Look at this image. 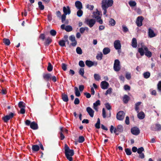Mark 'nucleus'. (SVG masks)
Returning <instances> with one entry per match:
<instances>
[{"label":"nucleus","instance_id":"f257e3e1","mask_svg":"<svg viewBox=\"0 0 161 161\" xmlns=\"http://www.w3.org/2000/svg\"><path fill=\"white\" fill-rule=\"evenodd\" d=\"M64 153L67 158L69 161H72L73 158L72 156L74 155V151L73 149H70L67 144L64 145Z\"/></svg>","mask_w":161,"mask_h":161},{"label":"nucleus","instance_id":"f03ea898","mask_svg":"<svg viewBox=\"0 0 161 161\" xmlns=\"http://www.w3.org/2000/svg\"><path fill=\"white\" fill-rule=\"evenodd\" d=\"M138 52L141 56H143L145 54L147 57L150 58L152 57V53L148 50V48L146 46H143L142 47L138 49Z\"/></svg>","mask_w":161,"mask_h":161},{"label":"nucleus","instance_id":"7ed1b4c3","mask_svg":"<svg viewBox=\"0 0 161 161\" xmlns=\"http://www.w3.org/2000/svg\"><path fill=\"white\" fill-rule=\"evenodd\" d=\"M114 3L113 0H102V7H105L108 8L111 7Z\"/></svg>","mask_w":161,"mask_h":161},{"label":"nucleus","instance_id":"20e7f679","mask_svg":"<svg viewBox=\"0 0 161 161\" xmlns=\"http://www.w3.org/2000/svg\"><path fill=\"white\" fill-rule=\"evenodd\" d=\"M99 12L98 11L96 12H94L92 15V17L96 19L97 20V22L99 23L100 24L103 23V20L101 19V17L99 16Z\"/></svg>","mask_w":161,"mask_h":161},{"label":"nucleus","instance_id":"39448f33","mask_svg":"<svg viewBox=\"0 0 161 161\" xmlns=\"http://www.w3.org/2000/svg\"><path fill=\"white\" fill-rule=\"evenodd\" d=\"M150 129L153 131H160L161 130V125L158 124L152 125L150 127Z\"/></svg>","mask_w":161,"mask_h":161},{"label":"nucleus","instance_id":"423d86ee","mask_svg":"<svg viewBox=\"0 0 161 161\" xmlns=\"http://www.w3.org/2000/svg\"><path fill=\"white\" fill-rule=\"evenodd\" d=\"M114 69L115 71H119L120 69V62L118 59L115 60L114 65Z\"/></svg>","mask_w":161,"mask_h":161},{"label":"nucleus","instance_id":"0eeeda50","mask_svg":"<svg viewBox=\"0 0 161 161\" xmlns=\"http://www.w3.org/2000/svg\"><path fill=\"white\" fill-rule=\"evenodd\" d=\"M85 22L86 24L90 28L92 27L96 22V21L94 19H87L86 20Z\"/></svg>","mask_w":161,"mask_h":161},{"label":"nucleus","instance_id":"6e6552de","mask_svg":"<svg viewBox=\"0 0 161 161\" xmlns=\"http://www.w3.org/2000/svg\"><path fill=\"white\" fill-rule=\"evenodd\" d=\"M125 113L122 111L119 112L117 114L116 118L119 120H123L125 117Z\"/></svg>","mask_w":161,"mask_h":161},{"label":"nucleus","instance_id":"1a4fd4ad","mask_svg":"<svg viewBox=\"0 0 161 161\" xmlns=\"http://www.w3.org/2000/svg\"><path fill=\"white\" fill-rule=\"evenodd\" d=\"M14 116V114L11 113L9 115H6L3 117L2 119L4 122L7 123L10 119L13 118Z\"/></svg>","mask_w":161,"mask_h":161},{"label":"nucleus","instance_id":"9d476101","mask_svg":"<svg viewBox=\"0 0 161 161\" xmlns=\"http://www.w3.org/2000/svg\"><path fill=\"white\" fill-rule=\"evenodd\" d=\"M130 131L132 134L136 136L138 135L140 133V130L137 127H134L131 128Z\"/></svg>","mask_w":161,"mask_h":161},{"label":"nucleus","instance_id":"9b49d317","mask_svg":"<svg viewBox=\"0 0 161 161\" xmlns=\"http://www.w3.org/2000/svg\"><path fill=\"white\" fill-rule=\"evenodd\" d=\"M143 19L144 18L142 16H139L137 17L136 23L138 26L140 27L142 25V22Z\"/></svg>","mask_w":161,"mask_h":161},{"label":"nucleus","instance_id":"f8f14e48","mask_svg":"<svg viewBox=\"0 0 161 161\" xmlns=\"http://www.w3.org/2000/svg\"><path fill=\"white\" fill-rule=\"evenodd\" d=\"M123 131V128L122 126L121 125H119L117 126V128L114 129V133L116 135H118L119 134L117 132H121Z\"/></svg>","mask_w":161,"mask_h":161},{"label":"nucleus","instance_id":"ddd939ff","mask_svg":"<svg viewBox=\"0 0 161 161\" xmlns=\"http://www.w3.org/2000/svg\"><path fill=\"white\" fill-rule=\"evenodd\" d=\"M69 40L72 42L71 45L73 47H75L77 44L76 41L75 40V37L74 35H71L69 37Z\"/></svg>","mask_w":161,"mask_h":161},{"label":"nucleus","instance_id":"4468645a","mask_svg":"<svg viewBox=\"0 0 161 161\" xmlns=\"http://www.w3.org/2000/svg\"><path fill=\"white\" fill-rule=\"evenodd\" d=\"M43 78L46 81L48 82L51 80V74L50 73L43 74Z\"/></svg>","mask_w":161,"mask_h":161},{"label":"nucleus","instance_id":"2eb2a0df","mask_svg":"<svg viewBox=\"0 0 161 161\" xmlns=\"http://www.w3.org/2000/svg\"><path fill=\"white\" fill-rule=\"evenodd\" d=\"M100 86L102 89H107L108 87L109 84L108 82L105 81H103L101 82Z\"/></svg>","mask_w":161,"mask_h":161},{"label":"nucleus","instance_id":"dca6fc26","mask_svg":"<svg viewBox=\"0 0 161 161\" xmlns=\"http://www.w3.org/2000/svg\"><path fill=\"white\" fill-rule=\"evenodd\" d=\"M114 46L116 50H119L121 49V45L120 41L119 40H116L114 42Z\"/></svg>","mask_w":161,"mask_h":161},{"label":"nucleus","instance_id":"f3484780","mask_svg":"<svg viewBox=\"0 0 161 161\" xmlns=\"http://www.w3.org/2000/svg\"><path fill=\"white\" fill-rule=\"evenodd\" d=\"M86 110L89 115L91 117H93L94 116V111L90 107H87Z\"/></svg>","mask_w":161,"mask_h":161},{"label":"nucleus","instance_id":"a211bd4d","mask_svg":"<svg viewBox=\"0 0 161 161\" xmlns=\"http://www.w3.org/2000/svg\"><path fill=\"white\" fill-rule=\"evenodd\" d=\"M63 11L64 14L66 15H67V14H69L71 13V11L69 6H67V8L65 7H64L63 8Z\"/></svg>","mask_w":161,"mask_h":161},{"label":"nucleus","instance_id":"6ab92c4d","mask_svg":"<svg viewBox=\"0 0 161 161\" xmlns=\"http://www.w3.org/2000/svg\"><path fill=\"white\" fill-rule=\"evenodd\" d=\"M30 126L31 128L33 130H37L38 128L37 124L34 121L31 122Z\"/></svg>","mask_w":161,"mask_h":161},{"label":"nucleus","instance_id":"aec40b11","mask_svg":"<svg viewBox=\"0 0 161 161\" xmlns=\"http://www.w3.org/2000/svg\"><path fill=\"white\" fill-rule=\"evenodd\" d=\"M148 34L150 38H152L156 36V34L154 33L153 31L150 28L148 29Z\"/></svg>","mask_w":161,"mask_h":161},{"label":"nucleus","instance_id":"412c9836","mask_svg":"<svg viewBox=\"0 0 161 161\" xmlns=\"http://www.w3.org/2000/svg\"><path fill=\"white\" fill-rule=\"evenodd\" d=\"M75 6L76 8L79 9H81L82 8V5L81 3L79 1L75 2Z\"/></svg>","mask_w":161,"mask_h":161},{"label":"nucleus","instance_id":"4be33fe9","mask_svg":"<svg viewBox=\"0 0 161 161\" xmlns=\"http://www.w3.org/2000/svg\"><path fill=\"white\" fill-rule=\"evenodd\" d=\"M131 45L134 48H136L137 47V42L136 39L135 38H132Z\"/></svg>","mask_w":161,"mask_h":161},{"label":"nucleus","instance_id":"5701e85b","mask_svg":"<svg viewBox=\"0 0 161 161\" xmlns=\"http://www.w3.org/2000/svg\"><path fill=\"white\" fill-rule=\"evenodd\" d=\"M130 99V97L127 95H125L123 98V101L125 103H127Z\"/></svg>","mask_w":161,"mask_h":161},{"label":"nucleus","instance_id":"b1692460","mask_svg":"<svg viewBox=\"0 0 161 161\" xmlns=\"http://www.w3.org/2000/svg\"><path fill=\"white\" fill-rule=\"evenodd\" d=\"M40 147L37 145H32V149L33 152H37L39 150Z\"/></svg>","mask_w":161,"mask_h":161},{"label":"nucleus","instance_id":"393cba45","mask_svg":"<svg viewBox=\"0 0 161 161\" xmlns=\"http://www.w3.org/2000/svg\"><path fill=\"white\" fill-rule=\"evenodd\" d=\"M79 74L83 77L85 79H87V77L84 75V70L83 68H81L80 69L79 71Z\"/></svg>","mask_w":161,"mask_h":161},{"label":"nucleus","instance_id":"a878e982","mask_svg":"<svg viewBox=\"0 0 161 161\" xmlns=\"http://www.w3.org/2000/svg\"><path fill=\"white\" fill-rule=\"evenodd\" d=\"M110 52V49L108 47H105L103 50V54L104 55H106L109 53Z\"/></svg>","mask_w":161,"mask_h":161},{"label":"nucleus","instance_id":"bb28decb","mask_svg":"<svg viewBox=\"0 0 161 161\" xmlns=\"http://www.w3.org/2000/svg\"><path fill=\"white\" fill-rule=\"evenodd\" d=\"M138 117L141 119H143L145 117V114L143 112H141L137 114Z\"/></svg>","mask_w":161,"mask_h":161},{"label":"nucleus","instance_id":"cd10ccee","mask_svg":"<svg viewBox=\"0 0 161 161\" xmlns=\"http://www.w3.org/2000/svg\"><path fill=\"white\" fill-rule=\"evenodd\" d=\"M62 99L63 101L65 102H67L69 101L68 95L65 94H63L62 95Z\"/></svg>","mask_w":161,"mask_h":161},{"label":"nucleus","instance_id":"c85d7f7f","mask_svg":"<svg viewBox=\"0 0 161 161\" xmlns=\"http://www.w3.org/2000/svg\"><path fill=\"white\" fill-rule=\"evenodd\" d=\"M86 64L88 67H90L93 66V62L91 61L87 60L85 62Z\"/></svg>","mask_w":161,"mask_h":161},{"label":"nucleus","instance_id":"c756f323","mask_svg":"<svg viewBox=\"0 0 161 161\" xmlns=\"http://www.w3.org/2000/svg\"><path fill=\"white\" fill-rule=\"evenodd\" d=\"M3 42L5 45L9 46L10 43V42L8 39L4 38L3 39Z\"/></svg>","mask_w":161,"mask_h":161},{"label":"nucleus","instance_id":"7c9ffc66","mask_svg":"<svg viewBox=\"0 0 161 161\" xmlns=\"http://www.w3.org/2000/svg\"><path fill=\"white\" fill-rule=\"evenodd\" d=\"M150 73L148 71L145 72L143 74V77L145 79L149 78L150 77Z\"/></svg>","mask_w":161,"mask_h":161},{"label":"nucleus","instance_id":"2f4dec72","mask_svg":"<svg viewBox=\"0 0 161 161\" xmlns=\"http://www.w3.org/2000/svg\"><path fill=\"white\" fill-rule=\"evenodd\" d=\"M58 44L61 47H66L65 41L64 40H62L59 41Z\"/></svg>","mask_w":161,"mask_h":161},{"label":"nucleus","instance_id":"473e14b6","mask_svg":"<svg viewBox=\"0 0 161 161\" xmlns=\"http://www.w3.org/2000/svg\"><path fill=\"white\" fill-rule=\"evenodd\" d=\"M52 42V40L50 37H48L46 40L45 43V45H48Z\"/></svg>","mask_w":161,"mask_h":161},{"label":"nucleus","instance_id":"72a5a7b5","mask_svg":"<svg viewBox=\"0 0 161 161\" xmlns=\"http://www.w3.org/2000/svg\"><path fill=\"white\" fill-rule=\"evenodd\" d=\"M74 89L75 90V96L77 97L80 96V92L78 90V88L77 87L75 86L74 87Z\"/></svg>","mask_w":161,"mask_h":161},{"label":"nucleus","instance_id":"f704fd0d","mask_svg":"<svg viewBox=\"0 0 161 161\" xmlns=\"http://www.w3.org/2000/svg\"><path fill=\"white\" fill-rule=\"evenodd\" d=\"M100 119L99 118H98L97 119V122L96 123L95 125L96 128L98 129H99L100 128Z\"/></svg>","mask_w":161,"mask_h":161},{"label":"nucleus","instance_id":"c9c22d12","mask_svg":"<svg viewBox=\"0 0 161 161\" xmlns=\"http://www.w3.org/2000/svg\"><path fill=\"white\" fill-rule=\"evenodd\" d=\"M141 103V102H138L135 104V110L137 113L139 112V106Z\"/></svg>","mask_w":161,"mask_h":161},{"label":"nucleus","instance_id":"e433bc0d","mask_svg":"<svg viewBox=\"0 0 161 161\" xmlns=\"http://www.w3.org/2000/svg\"><path fill=\"white\" fill-rule=\"evenodd\" d=\"M103 57V55L101 52L97 54L96 58L98 60H101L102 59Z\"/></svg>","mask_w":161,"mask_h":161},{"label":"nucleus","instance_id":"4c0bfd02","mask_svg":"<svg viewBox=\"0 0 161 161\" xmlns=\"http://www.w3.org/2000/svg\"><path fill=\"white\" fill-rule=\"evenodd\" d=\"M73 30L72 27L70 25H68L66 26L65 30L67 32H70L72 31Z\"/></svg>","mask_w":161,"mask_h":161},{"label":"nucleus","instance_id":"58836bf2","mask_svg":"<svg viewBox=\"0 0 161 161\" xmlns=\"http://www.w3.org/2000/svg\"><path fill=\"white\" fill-rule=\"evenodd\" d=\"M100 101L99 100H97L96 102L95 103H93V108L95 109H96V107L98 105H99L100 104Z\"/></svg>","mask_w":161,"mask_h":161},{"label":"nucleus","instance_id":"ea45409f","mask_svg":"<svg viewBox=\"0 0 161 161\" xmlns=\"http://www.w3.org/2000/svg\"><path fill=\"white\" fill-rule=\"evenodd\" d=\"M109 23L111 26H114L115 25L116 22L114 19L111 18L109 21Z\"/></svg>","mask_w":161,"mask_h":161},{"label":"nucleus","instance_id":"a19ab883","mask_svg":"<svg viewBox=\"0 0 161 161\" xmlns=\"http://www.w3.org/2000/svg\"><path fill=\"white\" fill-rule=\"evenodd\" d=\"M94 77L95 80L97 81H99L101 79L100 76L98 74H95Z\"/></svg>","mask_w":161,"mask_h":161},{"label":"nucleus","instance_id":"79ce46f5","mask_svg":"<svg viewBox=\"0 0 161 161\" xmlns=\"http://www.w3.org/2000/svg\"><path fill=\"white\" fill-rule=\"evenodd\" d=\"M18 106L20 108H25V104L22 101H20L18 103Z\"/></svg>","mask_w":161,"mask_h":161},{"label":"nucleus","instance_id":"37998d69","mask_svg":"<svg viewBox=\"0 0 161 161\" xmlns=\"http://www.w3.org/2000/svg\"><path fill=\"white\" fill-rule=\"evenodd\" d=\"M38 5L39 8L41 10H43L44 9V6L42 4V3L41 1H39L38 2Z\"/></svg>","mask_w":161,"mask_h":161},{"label":"nucleus","instance_id":"c03bdc74","mask_svg":"<svg viewBox=\"0 0 161 161\" xmlns=\"http://www.w3.org/2000/svg\"><path fill=\"white\" fill-rule=\"evenodd\" d=\"M53 66L49 62L48 63V65L47 67V70L49 71L50 72L53 70Z\"/></svg>","mask_w":161,"mask_h":161},{"label":"nucleus","instance_id":"a18cd8bd","mask_svg":"<svg viewBox=\"0 0 161 161\" xmlns=\"http://www.w3.org/2000/svg\"><path fill=\"white\" fill-rule=\"evenodd\" d=\"M128 3L129 5L131 7L135 6L136 5V3L135 1H130Z\"/></svg>","mask_w":161,"mask_h":161},{"label":"nucleus","instance_id":"49530a36","mask_svg":"<svg viewBox=\"0 0 161 161\" xmlns=\"http://www.w3.org/2000/svg\"><path fill=\"white\" fill-rule=\"evenodd\" d=\"M76 52L77 54H81L82 53V51L80 47H77L76 48Z\"/></svg>","mask_w":161,"mask_h":161},{"label":"nucleus","instance_id":"de8ad7c7","mask_svg":"<svg viewBox=\"0 0 161 161\" xmlns=\"http://www.w3.org/2000/svg\"><path fill=\"white\" fill-rule=\"evenodd\" d=\"M85 140V138L83 136H80L79 137L78 142L79 143H82Z\"/></svg>","mask_w":161,"mask_h":161},{"label":"nucleus","instance_id":"09e8293b","mask_svg":"<svg viewBox=\"0 0 161 161\" xmlns=\"http://www.w3.org/2000/svg\"><path fill=\"white\" fill-rule=\"evenodd\" d=\"M125 151L126 154L128 155H130L132 153L131 151L129 148H126L125 149Z\"/></svg>","mask_w":161,"mask_h":161},{"label":"nucleus","instance_id":"8fccbe9b","mask_svg":"<svg viewBox=\"0 0 161 161\" xmlns=\"http://www.w3.org/2000/svg\"><path fill=\"white\" fill-rule=\"evenodd\" d=\"M83 12L81 9H79L77 12V14L78 16L80 17L83 14Z\"/></svg>","mask_w":161,"mask_h":161},{"label":"nucleus","instance_id":"3c124183","mask_svg":"<svg viewBox=\"0 0 161 161\" xmlns=\"http://www.w3.org/2000/svg\"><path fill=\"white\" fill-rule=\"evenodd\" d=\"M112 89L111 88H109L106 91L105 95H107L108 94H110L112 92Z\"/></svg>","mask_w":161,"mask_h":161},{"label":"nucleus","instance_id":"603ef678","mask_svg":"<svg viewBox=\"0 0 161 161\" xmlns=\"http://www.w3.org/2000/svg\"><path fill=\"white\" fill-rule=\"evenodd\" d=\"M102 9L103 10V14L105 15L106 17L107 16V15L106 14L107 13V9L108 8H105V7H102Z\"/></svg>","mask_w":161,"mask_h":161},{"label":"nucleus","instance_id":"864d4df0","mask_svg":"<svg viewBox=\"0 0 161 161\" xmlns=\"http://www.w3.org/2000/svg\"><path fill=\"white\" fill-rule=\"evenodd\" d=\"M144 151V149L143 147H141L137 149V153L139 154L141 153L143 151Z\"/></svg>","mask_w":161,"mask_h":161},{"label":"nucleus","instance_id":"5fc2aeb1","mask_svg":"<svg viewBox=\"0 0 161 161\" xmlns=\"http://www.w3.org/2000/svg\"><path fill=\"white\" fill-rule=\"evenodd\" d=\"M56 33V31L54 30H52L50 31V34L53 36H55Z\"/></svg>","mask_w":161,"mask_h":161},{"label":"nucleus","instance_id":"6e6d98bb","mask_svg":"<svg viewBox=\"0 0 161 161\" xmlns=\"http://www.w3.org/2000/svg\"><path fill=\"white\" fill-rule=\"evenodd\" d=\"M157 89L159 91H161V81H159L158 84Z\"/></svg>","mask_w":161,"mask_h":161},{"label":"nucleus","instance_id":"4d7b16f0","mask_svg":"<svg viewBox=\"0 0 161 161\" xmlns=\"http://www.w3.org/2000/svg\"><path fill=\"white\" fill-rule=\"evenodd\" d=\"M94 6L93 5H90L89 4L86 6V8L90 10H92L94 8Z\"/></svg>","mask_w":161,"mask_h":161},{"label":"nucleus","instance_id":"13d9d810","mask_svg":"<svg viewBox=\"0 0 161 161\" xmlns=\"http://www.w3.org/2000/svg\"><path fill=\"white\" fill-rule=\"evenodd\" d=\"M66 14H63L61 16V20L63 23H64V21H65L66 18Z\"/></svg>","mask_w":161,"mask_h":161},{"label":"nucleus","instance_id":"bf43d9fd","mask_svg":"<svg viewBox=\"0 0 161 161\" xmlns=\"http://www.w3.org/2000/svg\"><path fill=\"white\" fill-rule=\"evenodd\" d=\"M125 77L127 79L130 80L131 78L130 74L129 73H127L125 75Z\"/></svg>","mask_w":161,"mask_h":161},{"label":"nucleus","instance_id":"052dcab7","mask_svg":"<svg viewBox=\"0 0 161 161\" xmlns=\"http://www.w3.org/2000/svg\"><path fill=\"white\" fill-rule=\"evenodd\" d=\"M67 65L64 63L62 64V68L64 71H66L67 69Z\"/></svg>","mask_w":161,"mask_h":161},{"label":"nucleus","instance_id":"680f3d73","mask_svg":"<svg viewBox=\"0 0 161 161\" xmlns=\"http://www.w3.org/2000/svg\"><path fill=\"white\" fill-rule=\"evenodd\" d=\"M123 31L124 32H126L128 31L129 30L126 26L124 25H123L122 26Z\"/></svg>","mask_w":161,"mask_h":161},{"label":"nucleus","instance_id":"e2e57ef3","mask_svg":"<svg viewBox=\"0 0 161 161\" xmlns=\"http://www.w3.org/2000/svg\"><path fill=\"white\" fill-rule=\"evenodd\" d=\"M79 65L81 67H83L85 66V64L84 62L82 60H80L79 63Z\"/></svg>","mask_w":161,"mask_h":161},{"label":"nucleus","instance_id":"0e129e2a","mask_svg":"<svg viewBox=\"0 0 161 161\" xmlns=\"http://www.w3.org/2000/svg\"><path fill=\"white\" fill-rule=\"evenodd\" d=\"M105 107L107 109H108V110H109L111 109V106L109 103H106L105 104Z\"/></svg>","mask_w":161,"mask_h":161},{"label":"nucleus","instance_id":"69168bd1","mask_svg":"<svg viewBox=\"0 0 161 161\" xmlns=\"http://www.w3.org/2000/svg\"><path fill=\"white\" fill-rule=\"evenodd\" d=\"M74 103L75 105L78 104L80 103V100L78 98H75Z\"/></svg>","mask_w":161,"mask_h":161},{"label":"nucleus","instance_id":"338daca9","mask_svg":"<svg viewBox=\"0 0 161 161\" xmlns=\"http://www.w3.org/2000/svg\"><path fill=\"white\" fill-rule=\"evenodd\" d=\"M125 124L127 125H129L130 124L129 122V117L128 116L126 117L125 120Z\"/></svg>","mask_w":161,"mask_h":161},{"label":"nucleus","instance_id":"774afa93","mask_svg":"<svg viewBox=\"0 0 161 161\" xmlns=\"http://www.w3.org/2000/svg\"><path fill=\"white\" fill-rule=\"evenodd\" d=\"M39 38L40 39L44 40L45 38V36L44 34H41L40 35Z\"/></svg>","mask_w":161,"mask_h":161}]
</instances>
